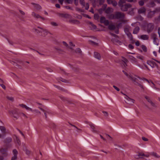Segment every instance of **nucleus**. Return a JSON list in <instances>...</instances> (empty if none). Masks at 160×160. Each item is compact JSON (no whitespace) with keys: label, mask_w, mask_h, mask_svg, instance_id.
<instances>
[{"label":"nucleus","mask_w":160,"mask_h":160,"mask_svg":"<svg viewBox=\"0 0 160 160\" xmlns=\"http://www.w3.org/2000/svg\"><path fill=\"white\" fill-rule=\"evenodd\" d=\"M104 2V0H100L99 4L101 5Z\"/></svg>","instance_id":"nucleus-61"},{"label":"nucleus","mask_w":160,"mask_h":160,"mask_svg":"<svg viewBox=\"0 0 160 160\" xmlns=\"http://www.w3.org/2000/svg\"><path fill=\"white\" fill-rule=\"evenodd\" d=\"M140 79L142 80H145L147 82L150 84V85L152 87V88H154V84L153 82L152 81H149L148 79H146L145 78H139Z\"/></svg>","instance_id":"nucleus-14"},{"label":"nucleus","mask_w":160,"mask_h":160,"mask_svg":"<svg viewBox=\"0 0 160 160\" xmlns=\"http://www.w3.org/2000/svg\"><path fill=\"white\" fill-rule=\"evenodd\" d=\"M90 126L92 129L93 130L94 132H95L96 130H94L95 125L94 124H91L90 125Z\"/></svg>","instance_id":"nucleus-49"},{"label":"nucleus","mask_w":160,"mask_h":160,"mask_svg":"<svg viewBox=\"0 0 160 160\" xmlns=\"http://www.w3.org/2000/svg\"><path fill=\"white\" fill-rule=\"evenodd\" d=\"M152 37V38H153V39H157V38H158L157 37V35L155 34H153Z\"/></svg>","instance_id":"nucleus-54"},{"label":"nucleus","mask_w":160,"mask_h":160,"mask_svg":"<svg viewBox=\"0 0 160 160\" xmlns=\"http://www.w3.org/2000/svg\"><path fill=\"white\" fill-rule=\"evenodd\" d=\"M94 57L98 59H100V56L99 53L97 52H94Z\"/></svg>","instance_id":"nucleus-25"},{"label":"nucleus","mask_w":160,"mask_h":160,"mask_svg":"<svg viewBox=\"0 0 160 160\" xmlns=\"http://www.w3.org/2000/svg\"><path fill=\"white\" fill-rule=\"evenodd\" d=\"M128 48H129V49H133L134 47L133 46V45H132L131 44H129L128 45Z\"/></svg>","instance_id":"nucleus-57"},{"label":"nucleus","mask_w":160,"mask_h":160,"mask_svg":"<svg viewBox=\"0 0 160 160\" xmlns=\"http://www.w3.org/2000/svg\"><path fill=\"white\" fill-rule=\"evenodd\" d=\"M105 135H106V136L108 139L109 141L111 140H112L111 138L109 135L107 134H106Z\"/></svg>","instance_id":"nucleus-44"},{"label":"nucleus","mask_w":160,"mask_h":160,"mask_svg":"<svg viewBox=\"0 0 160 160\" xmlns=\"http://www.w3.org/2000/svg\"><path fill=\"white\" fill-rule=\"evenodd\" d=\"M6 142L9 143L12 141V139L11 137H8L6 138Z\"/></svg>","instance_id":"nucleus-33"},{"label":"nucleus","mask_w":160,"mask_h":160,"mask_svg":"<svg viewBox=\"0 0 160 160\" xmlns=\"http://www.w3.org/2000/svg\"><path fill=\"white\" fill-rule=\"evenodd\" d=\"M113 9L111 8L108 7L105 10V12L108 14L112 13L113 12Z\"/></svg>","instance_id":"nucleus-19"},{"label":"nucleus","mask_w":160,"mask_h":160,"mask_svg":"<svg viewBox=\"0 0 160 160\" xmlns=\"http://www.w3.org/2000/svg\"><path fill=\"white\" fill-rule=\"evenodd\" d=\"M0 85L3 89H5L6 87L3 84H0Z\"/></svg>","instance_id":"nucleus-63"},{"label":"nucleus","mask_w":160,"mask_h":160,"mask_svg":"<svg viewBox=\"0 0 160 160\" xmlns=\"http://www.w3.org/2000/svg\"><path fill=\"white\" fill-rule=\"evenodd\" d=\"M144 155V153L141 152L138 153V157H140V158H142V157Z\"/></svg>","instance_id":"nucleus-45"},{"label":"nucleus","mask_w":160,"mask_h":160,"mask_svg":"<svg viewBox=\"0 0 160 160\" xmlns=\"http://www.w3.org/2000/svg\"><path fill=\"white\" fill-rule=\"evenodd\" d=\"M51 24L53 26H56L57 25L56 23L54 22H52L51 23Z\"/></svg>","instance_id":"nucleus-58"},{"label":"nucleus","mask_w":160,"mask_h":160,"mask_svg":"<svg viewBox=\"0 0 160 160\" xmlns=\"http://www.w3.org/2000/svg\"><path fill=\"white\" fill-rule=\"evenodd\" d=\"M147 63L150 65L152 68H154L155 66V63L151 61H148Z\"/></svg>","instance_id":"nucleus-20"},{"label":"nucleus","mask_w":160,"mask_h":160,"mask_svg":"<svg viewBox=\"0 0 160 160\" xmlns=\"http://www.w3.org/2000/svg\"><path fill=\"white\" fill-rule=\"evenodd\" d=\"M143 28L148 33H150L153 31L154 28V25L153 23H146L144 24Z\"/></svg>","instance_id":"nucleus-2"},{"label":"nucleus","mask_w":160,"mask_h":160,"mask_svg":"<svg viewBox=\"0 0 160 160\" xmlns=\"http://www.w3.org/2000/svg\"><path fill=\"white\" fill-rule=\"evenodd\" d=\"M153 11H154L155 13L156 12H160V7H158L155 8V10H153Z\"/></svg>","instance_id":"nucleus-34"},{"label":"nucleus","mask_w":160,"mask_h":160,"mask_svg":"<svg viewBox=\"0 0 160 160\" xmlns=\"http://www.w3.org/2000/svg\"><path fill=\"white\" fill-rule=\"evenodd\" d=\"M111 34L112 35V36L114 37L115 38H118V35L112 33H111Z\"/></svg>","instance_id":"nucleus-55"},{"label":"nucleus","mask_w":160,"mask_h":160,"mask_svg":"<svg viewBox=\"0 0 160 160\" xmlns=\"http://www.w3.org/2000/svg\"><path fill=\"white\" fill-rule=\"evenodd\" d=\"M34 7L36 9H37V10L40 9L41 8V7L40 5H39L38 4H35V5L34 6Z\"/></svg>","instance_id":"nucleus-36"},{"label":"nucleus","mask_w":160,"mask_h":160,"mask_svg":"<svg viewBox=\"0 0 160 160\" xmlns=\"http://www.w3.org/2000/svg\"><path fill=\"white\" fill-rule=\"evenodd\" d=\"M142 139L143 141H148V139L144 137H142Z\"/></svg>","instance_id":"nucleus-62"},{"label":"nucleus","mask_w":160,"mask_h":160,"mask_svg":"<svg viewBox=\"0 0 160 160\" xmlns=\"http://www.w3.org/2000/svg\"><path fill=\"white\" fill-rule=\"evenodd\" d=\"M12 152L13 156L12 157L11 160H16L17 158V155L18 154V152L16 149L13 150Z\"/></svg>","instance_id":"nucleus-10"},{"label":"nucleus","mask_w":160,"mask_h":160,"mask_svg":"<svg viewBox=\"0 0 160 160\" xmlns=\"http://www.w3.org/2000/svg\"><path fill=\"white\" fill-rule=\"evenodd\" d=\"M113 87L114 88V89L116 90L117 91H119L120 90V89L119 88H118L116 86L113 85Z\"/></svg>","instance_id":"nucleus-59"},{"label":"nucleus","mask_w":160,"mask_h":160,"mask_svg":"<svg viewBox=\"0 0 160 160\" xmlns=\"http://www.w3.org/2000/svg\"><path fill=\"white\" fill-rule=\"evenodd\" d=\"M15 142L19 145L20 144V141L19 138L17 136L16 137Z\"/></svg>","instance_id":"nucleus-35"},{"label":"nucleus","mask_w":160,"mask_h":160,"mask_svg":"<svg viewBox=\"0 0 160 160\" xmlns=\"http://www.w3.org/2000/svg\"><path fill=\"white\" fill-rule=\"evenodd\" d=\"M109 18L111 19H116L115 13L114 14H110L109 16Z\"/></svg>","instance_id":"nucleus-29"},{"label":"nucleus","mask_w":160,"mask_h":160,"mask_svg":"<svg viewBox=\"0 0 160 160\" xmlns=\"http://www.w3.org/2000/svg\"><path fill=\"white\" fill-rule=\"evenodd\" d=\"M62 43H63L64 45L66 47H67L68 46V44L67 43L64 41H63L62 42Z\"/></svg>","instance_id":"nucleus-64"},{"label":"nucleus","mask_w":160,"mask_h":160,"mask_svg":"<svg viewBox=\"0 0 160 160\" xmlns=\"http://www.w3.org/2000/svg\"><path fill=\"white\" fill-rule=\"evenodd\" d=\"M32 112L38 113L39 114L40 113V112H39L38 110L37 109L32 110Z\"/></svg>","instance_id":"nucleus-46"},{"label":"nucleus","mask_w":160,"mask_h":160,"mask_svg":"<svg viewBox=\"0 0 160 160\" xmlns=\"http://www.w3.org/2000/svg\"><path fill=\"white\" fill-rule=\"evenodd\" d=\"M141 47L144 52H146L147 51V49L145 45H143L141 46Z\"/></svg>","instance_id":"nucleus-31"},{"label":"nucleus","mask_w":160,"mask_h":160,"mask_svg":"<svg viewBox=\"0 0 160 160\" xmlns=\"http://www.w3.org/2000/svg\"><path fill=\"white\" fill-rule=\"evenodd\" d=\"M149 37L147 35H141L140 38L143 40H147L148 39Z\"/></svg>","instance_id":"nucleus-18"},{"label":"nucleus","mask_w":160,"mask_h":160,"mask_svg":"<svg viewBox=\"0 0 160 160\" xmlns=\"http://www.w3.org/2000/svg\"><path fill=\"white\" fill-rule=\"evenodd\" d=\"M102 113H103L104 115L106 117H107L108 115V113L107 112L105 111H103Z\"/></svg>","instance_id":"nucleus-53"},{"label":"nucleus","mask_w":160,"mask_h":160,"mask_svg":"<svg viewBox=\"0 0 160 160\" xmlns=\"http://www.w3.org/2000/svg\"><path fill=\"white\" fill-rule=\"evenodd\" d=\"M135 45L137 46H138L140 45L139 42L138 41H137L135 42Z\"/></svg>","instance_id":"nucleus-60"},{"label":"nucleus","mask_w":160,"mask_h":160,"mask_svg":"<svg viewBox=\"0 0 160 160\" xmlns=\"http://www.w3.org/2000/svg\"><path fill=\"white\" fill-rule=\"evenodd\" d=\"M20 105L23 108H25L27 111H31L32 112V109L28 107L26 105L23 104H20Z\"/></svg>","instance_id":"nucleus-17"},{"label":"nucleus","mask_w":160,"mask_h":160,"mask_svg":"<svg viewBox=\"0 0 160 160\" xmlns=\"http://www.w3.org/2000/svg\"><path fill=\"white\" fill-rule=\"evenodd\" d=\"M99 18V15L98 13H95L94 15V18L96 20H98Z\"/></svg>","instance_id":"nucleus-39"},{"label":"nucleus","mask_w":160,"mask_h":160,"mask_svg":"<svg viewBox=\"0 0 160 160\" xmlns=\"http://www.w3.org/2000/svg\"><path fill=\"white\" fill-rule=\"evenodd\" d=\"M146 11V8L144 7H142L140 8L138 10V13L139 14L145 13Z\"/></svg>","instance_id":"nucleus-16"},{"label":"nucleus","mask_w":160,"mask_h":160,"mask_svg":"<svg viewBox=\"0 0 160 160\" xmlns=\"http://www.w3.org/2000/svg\"><path fill=\"white\" fill-rule=\"evenodd\" d=\"M100 22L101 23H103L106 26L108 25L109 23L108 21L106 20L105 18L103 17L100 18Z\"/></svg>","instance_id":"nucleus-8"},{"label":"nucleus","mask_w":160,"mask_h":160,"mask_svg":"<svg viewBox=\"0 0 160 160\" xmlns=\"http://www.w3.org/2000/svg\"><path fill=\"white\" fill-rule=\"evenodd\" d=\"M153 42L154 44L157 45H158L159 44L158 42H157V41L158 40V39H153Z\"/></svg>","instance_id":"nucleus-41"},{"label":"nucleus","mask_w":160,"mask_h":160,"mask_svg":"<svg viewBox=\"0 0 160 160\" xmlns=\"http://www.w3.org/2000/svg\"><path fill=\"white\" fill-rule=\"evenodd\" d=\"M113 6L115 7L117 5V2L115 1H113L112 3L111 4Z\"/></svg>","instance_id":"nucleus-43"},{"label":"nucleus","mask_w":160,"mask_h":160,"mask_svg":"<svg viewBox=\"0 0 160 160\" xmlns=\"http://www.w3.org/2000/svg\"><path fill=\"white\" fill-rule=\"evenodd\" d=\"M90 24L92 27V29H95L96 28V27L95 25L93 24L91 22H90Z\"/></svg>","instance_id":"nucleus-48"},{"label":"nucleus","mask_w":160,"mask_h":160,"mask_svg":"<svg viewBox=\"0 0 160 160\" xmlns=\"http://www.w3.org/2000/svg\"><path fill=\"white\" fill-rule=\"evenodd\" d=\"M36 31L38 33L42 35H45L47 34V32L46 30H45L42 28L39 27L36 29Z\"/></svg>","instance_id":"nucleus-4"},{"label":"nucleus","mask_w":160,"mask_h":160,"mask_svg":"<svg viewBox=\"0 0 160 160\" xmlns=\"http://www.w3.org/2000/svg\"><path fill=\"white\" fill-rule=\"evenodd\" d=\"M122 63H123L124 66L125 67L127 66L126 62H127V60L124 57H122Z\"/></svg>","instance_id":"nucleus-22"},{"label":"nucleus","mask_w":160,"mask_h":160,"mask_svg":"<svg viewBox=\"0 0 160 160\" xmlns=\"http://www.w3.org/2000/svg\"><path fill=\"white\" fill-rule=\"evenodd\" d=\"M145 98L147 99V100L148 101V102H149L150 103V104L153 107L155 106V104L152 102L151 100L149 99V98L148 97L146 96L145 97Z\"/></svg>","instance_id":"nucleus-21"},{"label":"nucleus","mask_w":160,"mask_h":160,"mask_svg":"<svg viewBox=\"0 0 160 160\" xmlns=\"http://www.w3.org/2000/svg\"><path fill=\"white\" fill-rule=\"evenodd\" d=\"M7 98L8 99L12 101H13V98L12 97H7Z\"/></svg>","instance_id":"nucleus-50"},{"label":"nucleus","mask_w":160,"mask_h":160,"mask_svg":"<svg viewBox=\"0 0 160 160\" xmlns=\"http://www.w3.org/2000/svg\"><path fill=\"white\" fill-rule=\"evenodd\" d=\"M32 16L34 17L35 18L39 19L40 18L41 19V21H43L45 20V18L38 14H36L34 12H32Z\"/></svg>","instance_id":"nucleus-9"},{"label":"nucleus","mask_w":160,"mask_h":160,"mask_svg":"<svg viewBox=\"0 0 160 160\" xmlns=\"http://www.w3.org/2000/svg\"><path fill=\"white\" fill-rule=\"evenodd\" d=\"M80 4L82 8H85L86 10H88L89 8V5L88 3H85L84 0H79Z\"/></svg>","instance_id":"nucleus-7"},{"label":"nucleus","mask_w":160,"mask_h":160,"mask_svg":"<svg viewBox=\"0 0 160 160\" xmlns=\"http://www.w3.org/2000/svg\"><path fill=\"white\" fill-rule=\"evenodd\" d=\"M135 8H132L130 9V10L129 11V13L131 15H132L134 14L133 10Z\"/></svg>","instance_id":"nucleus-40"},{"label":"nucleus","mask_w":160,"mask_h":160,"mask_svg":"<svg viewBox=\"0 0 160 160\" xmlns=\"http://www.w3.org/2000/svg\"><path fill=\"white\" fill-rule=\"evenodd\" d=\"M154 2H155L154 0L153 1H150L149 2L147 6L150 8L154 7L156 5Z\"/></svg>","instance_id":"nucleus-13"},{"label":"nucleus","mask_w":160,"mask_h":160,"mask_svg":"<svg viewBox=\"0 0 160 160\" xmlns=\"http://www.w3.org/2000/svg\"><path fill=\"white\" fill-rule=\"evenodd\" d=\"M155 14L153 11H149L147 14V17L148 18H151L154 16Z\"/></svg>","instance_id":"nucleus-15"},{"label":"nucleus","mask_w":160,"mask_h":160,"mask_svg":"<svg viewBox=\"0 0 160 160\" xmlns=\"http://www.w3.org/2000/svg\"><path fill=\"white\" fill-rule=\"evenodd\" d=\"M122 26V23L120 22L119 23L118 25L117 26V28L119 29L121 28Z\"/></svg>","instance_id":"nucleus-38"},{"label":"nucleus","mask_w":160,"mask_h":160,"mask_svg":"<svg viewBox=\"0 0 160 160\" xmlns=\"http://www.w3.org/2000/svg\"><path fill=\"white\" fill-rule=\"evenodd\" d=\"M0 130L3 133H5L6 132V129L4 127L0 126Z\"/></svg>","instance_id":"nucleus-26"},{"label":"nucleus","mask_w":160,"mask_h":160,"mask_svg":"<svg viewBox=\"0 0 160 160\" xmlns=\"http://www.w3.org/2000/svg\"><path fill=\"white\" fill-rule=\"evenodd\" d=\"M137 58L142 60H143V57L141 55L137 56Z\"/></svg>","instance_id":"nucleus-52"},{"label":"nucleus","mask_w":160,"mask_h":160,"mask_svg":"<svg viewBox=\"0 0 160 160\" xmlns=\"http://www.w3.org/2000/svg\"><path fill=\"white\" fill-rule=\"evenodd\" d=\"M107 1L108 4H111L113 1L112 0H107Z\"/></svg>","instance_id":"nucleus-56"},{"label":"nucleus","mask_w":160,"mask_h":160,"mask_svg":"<svg viewBox=\"0 0 160 160\" xmlns=\"http://www.w3.org/2000/svg\"><path fill=\"white\" fill-rule=\"evenodd\" d=\"M126 1L129 2H133L134 3H136L137 2V0H126Z\"/></svg>","instance_id":"nucleus-51"},{"label":"nucleus","mask_w":160,"mask_h":160,"mask_svg":"<svg viewBox=\"0 0 160 160\" xmlns=\"http://www.w3.org/2000/svg\"><path fill=\"white\" fill-rule=\"evenodd\" d=\"M150 154L157 158H158L160 157V156H159L157 153L153 152H151Z\"/></svg>","instance_id":"nucleus-28"},{"label":"nucleus","mask_w":160,"mask_h":160,"mask_svg":"<svg viewBox=\"0 0 160 160\" xmlns=\"http://www.w3.org/2000/svg\"><path fill=\"white\" fill-rule=\"evenodd\" d=\"M125 98L127 100V102H126L128 103L129 104H132L134 102V100L130 98L127 95H125Z\"/></svg>","instance_id":"nucleus-12"},{"label":"nucleus","mask_w":160,"mask_h":160,"mask_svg":"<svg viewBox=\"0 0 160 160\" xmlns=\"http://www.w3.org/2000/svg\"><path fill=\"white\" fill-rule=\"evenodd\" d=\"M90 24L92 27V29H95L96 28V27L95 25L93 24L91 22H90Z\"/></svg>","instance_id":"nucleus-47"},{"label":"nucleus","mask_w":160,"mask_h":160,"mask_svg":"<svg viewBox=\"0 0 160 160\" xmlns=\"http://www.w3.org/2000/svg\"><path fill=\"white\" fill-rule=\"evenodd\" d=\"M10 114L12 115L13 118L18 119L19 117V114L17 109H14L9 112Z\"/></svg>","instance_id":"nucleus-5"},{"label":"nucleus","mask_w":160,"mask_h":160,"mask_svg":"<svg viewBox=\"0 0 160 160\" xmlns=\"http://www.w3.org/2000/svg\"><path fill=\"white\" fill-rule=\"evenodd\" d=\"M128 38H129L130 40H132L133 39V37L131 33L130 32L126 34Z\"/></svg>","instance_id":"nucleus-30"},{"label":"nucleus","mask_w":160,"mask_h":160,"mask_svg":"<svg viewBox=\"0 0 160 160\" xmlns=\"http://www.w3.org/2000/svg\"><path fill=\"white\" fill-rule=\"evenodd\" d=\"M60 15H61V17H62L65 18H69L70 17V15H69L68 14H67V13L61 14Z\"/></svg>","instance_id":"nucleus-23"},{"label":"nucleus","mask_w":160,"mask_h":160,"mask_svg":"<svg viewBox=\"0 0 160 160\" xmlns=\"http://www.w3.org/2000/svg\"><path fill=\"white\" fill-rule=\"evenodd\" d=\"M125 15L123 13L117 12H115L116 19H122L124 18Z\"/></svg>","instance_id":"nucleus-6"},{"label":"nucleus","mask_w":160,"mask_h":160,"mask_svg":"<svg viewBox=\"0 0 160 160\" xmlns=\"http://www.w3.org/2000/svg\"><path fill=\"white\" fill-rule=\"evenodd\" d=\"M136 65L142 69H144V67H145L147 68L148 69V68L147 66L145 64H144L143 66V65H140L138 63H137L136 64Z\"/></svg>","instance_id":"nucleus-24"},{"label":"nucleus","mask_w":160,"mask_h":160,"mask_svg":"<svg viewBox=\"0 0 160 160\" xmlns=\"http://www.w3.org/2000/svg\"><path fill=\"white\" fill-rule=\"evenodd\" d=\"M118 38H112V41L114 43L116 44H118L119 45H121L122 44V42L118 39Z\"/></svg>","instance_id":"nucleus-11"},{"label":"nucleus","mask_w":160,"mask_h":160,"mask_svg":"<svg viewBox=\"0 0 160 160\" xmlns=\"http://www.w3.org/2000/svg\"><path fill=\"white\" fill-rule=\"evenodd\" d=\"M108 29L110 30H113L116 28L114 25L112 24H110L108 26Z\"/></svg>","instance_id":"nucleus-27"},{"label":"nucleus","mask_w":160,"mask_h":160,"mask_svg":"<svg viewBox=\"0 0 160 160\" xmlns=\"http://www.w3.org/2000/svg\"><path fill=\"white\" fill-rule=\"evenodd\" d=\"M124 31L126 33V34H127L128 33H130V32L129 31V29L127 28H125L124 29Z\"/></svg>","instance_id":"nucleus-37"},{"label":"nucleus","mask_w":160,"mask_h":160,"mask_svg":"<svg viewBox=\"0 0 160 160\" xmlns=\"http://www.w3.org/2000/svg\"><path fill=\"white\" fill-rule=\"evenodd\" d=\"M138 3L140 6H142L144 4V2L142 0H140L139 2Z\"/></svg>","instance_id":"nucleus-42"},{"label":"nucleus","mask_w":160,"mask_h":160,"mask_svg":"<svg viewBox=\"0 0 160 160\" xmlns=\"http://www.w3.org/2000/svg\"><path fill=\"white\" fill-rule=\"evenodd\" d=\"M131 59L132 60V63L136 65V64L138 63L137 62L136 59L133 57H132Z\"/></svg>","instance_id":"nucleus-32"},{"label":"nucleus","mask_w":160,"mask_h":160,"mask_svg":"<svg viewBox=\"0 0 160 160\" xmlns=\"http://www.w3.org/2000/svg\"><path fill=\"white\" fill-rule=\"evenodd\" d=\"M118 6L121 10L124 12L127 11L132 7V5L130 4L126 3V0H120L118 2Z\"/></svg>","instance_id":"nucleus-1"},{"label":"nucleus","mask_w":160,"mask_h":160,"mask_svg":"<svg viewBox=\"0 0 160 160\" xmlns=\"http://www.w3.org/2000/svg\"><path fill=\"white\" fill-rule=\"evenodd\" d=\"M140 24V23L138 22L132 23L131 24V25L132 26L135 27L133 31V34H137L138 33L140 30V28L138 25Z\"/></svg>","instance_id":"nucleus-3"}]
</instances>
